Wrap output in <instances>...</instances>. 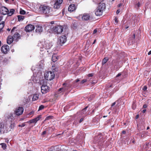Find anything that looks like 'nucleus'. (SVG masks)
<instances>
[{"mask_svg": "<svg viewBox=\"0 0 151 151\" xmlns=\"http://www.w3.org/2000/svg\"><path fill=\"white\" fill-rule=\"evenodd\" d=\"M39 9L40 12L47 16H50L52 14V9L48 6L45 5H41Z\"/></svg>", "mask_w": 151, "mask_h": 151, "instance_id": "1", "label": "nucleus"}, {"mask_svg": "<svg viewBox=\"0 0 151 151\" xmlns=\"http://www.w3.org/2000/svg\"><path fill=\"white\" fill-rule=\"evenodd\" d=\"M52 45L53 43L52 42L48 40L45 41L42 44L43 47H40V50L41 51H45V52L46 51L48 52V51L47 50L51 48Z\"/></svg>", "mask_w": 151, "mask_h": 151, "instance_id": "2", "label": "nucleus"}, {"mask_svg": "<svg viewBox=\"0 0 151 151\" xmlns=\"http://www.w3.org/2000/svg\"><path fill=\"white\" fill-rule=\"evenodd\" d=\"M52 30L56 33L58 34L62 33L63 31V28L62 26L59 25L52 26L51 27Z\"/></svg>", "mask_w": 151, "mask_h": 151, "instance_id": "3", "label": "nucleus"}, {"mask_svg": "<svg viewBox=\"0 0 151 151\" xmlns=\"http://www.w3.org/2000/svg\"><path fill=\"white\" fill-rule=\"evenodd\" d=\"M40 76L37 73V74H36V73H34L32 76L31 78V80L33 82L35 83H41L42 82L43 83V82H44L43 80H42V81H40Z\"/></svg>", "mask_w": 151, "mask_h": 151, "instance_id": "4", "label": "nucleus"}, {"mask_svg": "<svg viewBox=\"0 0 151 151\" xmlns=\"http://www.w3.org/2000/svg\"><path fill=\"white\" fill-rule=\"evenodd\" d=\"M45 78L47 80L51 81L55 77V74L54 72L51 71L46 72L44 74Z\"/></svg>", "mask_w": 151, "mask_h": 151, "instance_id": "5", "label": "nucleus"}, {"mask_svg": "<svg viewBox=\"0 0 151 151\" xmlns=\"http://www.w3.org/2000/svg\"><path fill=\"white\" fill-rule=\"evenodd\" d=\"M93 1L96 4H98V8L104 11L106 8V5L104 3H101L104 0H93Z\"/></svg>", "mask_w": 151, "mask_h": 151, "instance_id": "6", "label": "nucleus"}, {"mask_svg": "<svg viewBox=\"0 0 151 151\" xmlns=\"http://www.w3.org/2000/svg\"><path fill=\"white\" fill-rule=\"evenodd\" d=\"M42 68V66L40 65V64L36 66L33 65L31 68V70L33 72V74L37 73V71H39Z\"/></svg>", "mask_w": 151, "mask_h": 151, "instance_id": "7", "label": "nucleus"}, {"mask_svg": "<svg viewBox=\"0 0 151 151\" xmlns=\"http://www.w3.org/2000/svg\"><path fill=\"white\" fill-rule=\"evenodd\" d=\"M49 91V88L46 85L43 84L41 86V91L42 94H45Z\"/></svg>", "mask_w": 151, "mask_h": 151, "instance_id": "8", "label": "nucleus"}, {"mask_svg": "<svg viewBox=\"0 0 151 151\" xmlns=\"http://www.w3.org/2000/svg\"><path fill=\"white\" fill-rule=\"evenodd\" d=\"M9 47L7 45H4L1 48L2 52L4 54H6L9 51Z\"/></svg>", "mask_w": 151, "mask_h": 151, "instance_id": "9", "label": "nucleus"}, {"mask_svg": "<svg viewBox=\"0 0 151 151\" xmlns=\"http://www.w3.org/2000/svg\"><path fill=\"white\" fill-rule=\"evenodd\" d=\"M23 111L24 109L23 108L21 107H19L16 109L15 111V114L17 115H20L23 113Z\"/></svg>", "mask_w": 151, "mask_h": 151, "instance_id": "10", "label": "nucleus"}, {"mask_svg": "<svg viewBox=\"0 0 151 151\" xmlns=\"http://www.w3.org/2000/svg\"><path fill=\"white\" fill-rule=\"evenodd\" d=\"M9 10L5 6H2L0 8V13L2 14H7Z\"/></svg>", "mask_w": 151, "mask_h": 151, "instance_id": "11", "label": "nucleus"}, {"mask_svg": "<svg viewBox=\"0 0 151 151\" xmlns=\"http://www.w3.org/2000/svg\"><path fill=\"white\" fill-rule=\"evenodd\" d=\"M34 26L31 24L27 25L25 28V30L26 32H30L34 30Z\"/></svg>", "mask_w": 151, "mask_h": 151, "instance_id": "12", "label": "nucleus"}, {"mask_svg": "<svg viewBox=\"0 0 151 151\" xmlns=\"http://www.w3.org/2000/svg\"><path fill=\"white\" fill-rule=\"evenodd\" d=\"M63 85L65 86L62 88H60L58 90V93H60L61 92H64L68 89V85L64 83L63 84Z\"/></svg>", "mask_w": 151, "mask_h": 151, "instance_id": "13", "label": "nucleus"}, {"mask_svg": "<svg viewBox=\"0 0 151 151\" xmlns=\"http://www.w3.org/2000/svg\"><path fill=\"white\" fill-rule=\"evenodd\" d=\"M63 1V0H55V3L54 5V8L56 9L59 8L62 3Z\"/></svg>", "mask_w": 151, "mask_h": 151, "instance_id": "14", "label": "nucleus"}, {"mask_svg": "<svg viewBox=\"0 0 151 151\" xmlns=\"http://www.w3.org/2000/svg\"><path fill=\"white\" fill-rule=\"evenodd\" d=\"M66 39L67 38L65 36L63 35L60 37L58 41L61 43H64L66 42Z\"/></svg>", "mask_w": 151, "mask_h": 151, "instance_id": "15", "label": "nucleus"}, {"mask_svg": "<svg viewBox=\"0 0 151 151\" xmlns=\"http://www.w3.org/2000/svg\"><path fill=\"white\" fill-rule=\"evenodd\" d=\"M101 136L100 135H98L97 136L95 137L94 138V142L95 143H96L97 142L99 144L100 143H101V142H102V137L100 138Z\"/></svg>", "mask_w": 151, "mask_h": 151, "instance_id": "16", "label": "nucleus"}, {"mask_svg": "<svg viewBox=\"0 0 151 151\" xmlns=\"http://www.w3.org/2000/svg\"><path fill=\"white\" fill-rule=\"evenodd\" d=\"M12 37L14 41H17L19 39L20 36L18 32H16L14 33Z\"/></svg>", "mask_w": 151, "mask_h": 151, "instance_id": "17", "label": "nucleus"}, {"mask_svg": "<svg viewBox=\"0 0 151 151\" xmlns=\"http://www.w3.org/2000/svg\"><path fill=\"white\" fill-rule=\"evenodd\" d=\"M104 11L98 8H97L95 11V14L96 16H100L102 14L103 12Z\"/></svg>", "mask_w": 151, "mask_h": 151, "instance_id": "18", "label": "nucleus"}, {"mask_svg": "<svg viewBox=\"0 0 151 151\" xmlns=\"http://www.w3.org/2000/svg\"><path fill=\"white\" fill-rule=\"evenodd\" d=\"M90 18V15L88 14H84L82 17V20L84 21H87Z\"/></svg>", "mask_w": 151, "mask_h": 151, "instance_id": "19", "label": "nucleus"}, {"mask_svg": "<svg viewBox=\"0 0 151 151\" xmlns=\"http://www.w3.org/2000/svg\"><path fill=\"white\" fill-rule=\"evenodd\" d=\"M76 9V6L74 4H70L68 8V10L70 12H73Z\"/></svg>", "mask_w": 151, "mask_h": 151, "instance_id": "20", "label": "nucleus"}, {"mask_svg": "<svg viewBox=\"0 0 151 151\" xmlns=\"http://www.w3.org/2000/svg\"><path fill=\"white\" fill-rule=\"evenodd\" d=\"M13 40H14L12 37L11 36H9L7 39V43L8 44L10 45L12 42Z\"/></svg>", "mask_w": 151, "mask_h": 151, "instance_id": "21", "label": "nucleus"}, {"mask_svg": "<svg viewBox=\"0 0 151 151\" xmlns=\"http://www.w3.org/2000/svg\"><path fill=\"white\" fill-rule=\"evenodd\" d=\"M7 118L11 121H12L14 119V114L11 113L9 114L7 116Z\"/></svg>", "mask_w": 151, "mask_h": 151, "instance_id": "22", "label": "nucleus"}, {"mask_svg": "<svg viewBox=\"0 0 151 151\" xmlns=\"http://www.w3.org/2000/svg\"><path fill=\"white\" fill-rule=\"evenodd\" d=\"M37 28L36 29V32H40L42 31V27L40 26H36Z\"/></svg>", "mask_w": 151, "mask_h": 151, "instance_id": "23", "label": "nucleus"}, {"mask_svg": "<svg viewBox=\"0 0 151 151\" xmlns=\"http://www.w3.org/2000/svg\"><path fill=\"white\" fill-rule=\"evenodd\" d=\"M135 38V35L134 34L131 37H130L129 38V42L128 44H130V45L133 42V40H134Z\"/></svg>", "mask_w": 151, "mask_h": 151, "instance_id": "24", "label": "nucleus"}, {"mask_svg": "<svg viewBox=\"0 0 151 151\" xmlns=\"http://www.w3.org/2000/svg\"><path fill=\"white\" fill-rule=\"evenodd\" d=\"M0 59L3 60V64L6 65L7 63L8 60L6 58H3V57H0Z\"/></svg>", "mask_w": 151, "mask_h": 151, "instance_id": "25", "label": "nucleus"}, {"mask_svg": "<svg viewBox=\"0 0 151 151\" xmlns=\"http://www.w3.org/2000/svg\"><path fill=\"white\" fill-rule=\"evenodd\" d=\"M39 98V95L38 94H34L32 97V100L33 101H35L37 100Z\"/></svg>", "mask_w": 151, "mask_h": 151, "instance_id": "26", "label": "nucleus"}, {"mask_svg": "<svg viewBox=\"0 0 151 151\" xmlns=\"http://www.w3.org/2000/svg\"><path fill=\"white\" fill-rule=\"evenodd\" d=\"M14 11L15 10L14 9H11L10 10L9 12H8V13H7V14H8L9 16H11L14 13Z\"/></svg>", "mask_w": 151, "mask_h": 151, "instance_id": "27", "label": "nucleus"}, {"mask_svg": "<svg viewBox=\"0 0 151 151\" xmlns=\"http://www.w3.org/2000/svg\"><path fill=\"white\" fill-rule=\"evenodd\" d=\"M18 21L19 22L23 21L24 18V16L22 15H18Z\"/></svg>", "mask_w": 151, "mask_h": 151, "instance_id": "28", "label": "nucleus"}, {"mask_svg": "<svg viewBox=\"0 0 151 151\" xmlns=\"http://www.w3.org/2000/svg\"><path fill=\"white\" fill-rule=\"evenodd\" d=\"M88 108V106H86L84 109H82L81 111L82 114H85L86 113V109Z\"/></svg>", "mask_w": 151, "mask_h": 151, "instance_id": "29", "label": "nucleus"}, {"mask_svg": "<svg viewBox=\"0 0 151 151\" xmlns=\"http://www.w3.org/2000/svg\"><path fill=\"white\" fill-rule=\"evenodd\" d=\"M42 118L41 116V115H39L38 116L36 117L35 118H34L35 122L36 123L39 121L40 119H41Z\"/></svg>", "mask_w": 151, "mask_h": 151, "instance_id": "30", "label": "nucleus"}, {"mask_svg": "<svg viewBox=\"0 0 151 151\" xmlns=\"http://www.w3.org/2000/svg\"><path fill=\"white\" fill-rule=\"evenodd\" d=\"M118 56L120 57H126V56L125 53L124 52H119V53Z\"/></svg>", "mask_w": 151, "mask_h": 151, "instance_id": "31", "label": "nucleus"}, {"mask_svg": "<svg viewBox=\"0 0 151 151\" xmlns=\"http://www.w3.org/2000/svg\"><path fill=\"white\" fill-rule=\"evenodd\" d=\"M4 26V22L3 21L0 24V30H1L3 28Z\"/></svg>", "mask_w": 151, "mask_h": 151, "instance_id": "32", "label": "nucleus"}, {"mask_svg": "<svg viewBox=\"0 0 151 151\" xmlns=\"http://www.w3.org/2000/svg\"><path fill=\"white\" fill-rule=\"evenodd\" d=\"M108 57H105L104 59L102 60V64L104 65L108 61Z\"/></svg>", "mask_w": 151, "mask_h": 151, "instance_id": "33", "label": "nucleus"}, {"mask_svg": "<svg viewBox=\"0 0 151 151\" xmlns=\"http://www.w3.org/2000/svg\"><path fill=\"white\" fill-rule=\"evenodd\" d=\"M52 70H53V72H54V71H57L58 70V68L55 67V65H53L52 67Z\"/></svg>", "mask_w": 151, "mask_h": 151, "instance_id": "34", "label": "nucleus"}, {"mask_svg": "<svg viewBox=\"0 0 151 151\" xmlns=\"http://www.w3.org/2000/svg\"><path fill=\"white\" fill-rule=\"evenodd\" d=\"M59 57H52V60L53 62L57 61Z\"/></svg>", "mask_w": 151, "mask_h": 151, "instance_id": "35", "label": "nucleus"}, {"mask_svg": "<svg viewBox=\"0 0 151 151\" xmlns=\"http://www.w3.org/2000/svg\"><path fill=\"white\" fill-rule=\"evenodd\" d=\"M27 122L30 124L32 123H36L34 119L29 121Z\"/></svg>", "mask_w": 151, "mask_h": 151, "instance_id": "36", "label": "nucleus"}, {"mask_svg": "<svg viewBox=\"0 0 151 151\" xmlns=\"http://www.w3.org/2000/svg\"><path fill=\"white\" fill-rule=\"evenodd\" d=\"M25 11L22 9H21L20 11V14H25Z\"/></svg>", "mask_w": 151, "mask_h": 151, "instance_id": "37", "label": "nucleus"}, {"mask_svg": "<svg viewBox=\"0 0 151 151\" xmlns=\"http://www.w3.org/2000/svg\"><path fill=\"white\" fill-rule=\"evenodd\" d=\"M44 108V105H40L39 107V109H38V111H40V110H41L42 109H43Z\"/></svg>", "mask_w": 151, "mask_h": 151, "instance_id": "38", "label": "nucleus"}, {"mask_svg": "<svg viewBox=\"0 0 151 151\" xmlns=\"http://www.w3.org/2000/svg\"><path fill=\"white\" fill-rule=\"evenodd\" d=\"M114 23L115 24H116L118 22V19L117 17H115L114 19Z\"/></svg>", "mask_w": 151, "mask_h": 151, "instance_id": "39", "label": "nucleus"}, {"mask_svg": "<svg viewBox=\"0 0 151 151\" xmlns=\"http://www.w3.org/2000/svg\"><path fill=\"white\" fill-rule=\"evenodd\" d=\"M1 145L3 149H5L6 147V145L5 143H2Z\"/></svg>", "mask_w": 151, "mask_h": 151, "instance_id": "40", "label": "nucleus"}, {"mask_svg": "<svg viewBox=\"0 0 151 151\" xmlns=\"http://www.w3.org/2000/svg\"><path fill=\"white\" fill-rule=\"evenodd\" d=\"M25 126V124L24 123L22 124H19L18 126L21 127H23Z\"/></svg>", "mask_w": 151, "mask_h": 151, "instance_id": "41", "label": "nucleus"}, {"mask_svg": "<svg viewBox=\"0 0 151 151\" xmlns=\"http://www.w3.org/2000/svg\"><path fill=\"white\" fill-rule=\"evenodd\" d=\"M87 80H86V79H84V80H83L81 82V83H82V84H83L84 83L86 82Z\"/></svg>", "mask_w": 151, "mask_h": 151, "instance_id": "42", "label": "nucleus"}, {"mask_svg": "<svg viewBox=\"0 0 151 151\" xmlns=\"http://www.w3.org/2000/svg\"><path fill=\"white\" fill-rule=\"evenodd\" d=\"M16 29V27H14L11 30V32L13 33L14 32V30Z\"/></svg>", "mask_w": 151, "mask_h": 151, "instance_id": "43", "label": "nucleus"}, {"mask_svg": "<svg viewBox=\"0 0 151 151\" xmlns=\"http://www.w3.org/2000/svg\"><path fill=\"white\" fill-rule=\"evenodd\" d=\"M148 84L151 86V78L150 79L148 82Z\"/></svg>", "mask_w": 151, "mask_h": 151, "instance_id": "44", "label": "nucleus"}, {"mask_svg": "<svg viewBox=\"0 0 151 151\" xmlns=\"http://www.w3.org/2000/svg\"><path fill=\"white\" fill-rule=\"evenodd\" d=\"M147 87L146 86H144L143 88V89L144 91H145L147 89Z\"/></svg>", "mask_w": 151, "mask_h": 151, "instance_id": "45", "label": "nucleus"}, {"mask_svg": "<svg viewBox=\"0 0 151 151\" xmlns=\"http://www.w3.org/2000/svg\"><path fill=\"white\" fill-rule=\"evenodd\" d=\"M93 76V73H90L88 74V77H92Z\"/></svg>", "mask_w": 151, "mask_h": 151, "instance_id": "46", "label": "nucleus"}, {"mask_svg": "<svg viewBox=\"0 0 151 151\" xmlns=\"http://www.w3.org/2000/svg\"><path fill=\"white\" fill-rule=\"evenodd\" d=\"M147 105L146 104H145L143 105V107L144 108H146L147 107Z\"/></svg>", "mask_w": 151, "mask_h": 151, "instance_id": "47", "label": "nucleus"}, {"mask_svg": "<svg viewBox=\"0 0 151 151\" xmlns=\"http://www.w3.org/2000/svg\"><path fill=\"white\" fill-rule=\"evenodd\" d=\"M46 133V131H43L42 133V135H44Z\"/></svg>", "mask_w": 151, "mask_h": 151, "instance_id": "48", "label": "nucleus"}, {"mask_svg": "<svg viewBox=\"0 0 151 151\" xmlns=\"http://www.w3.org/2000/svg\"><path fill=\"white\" fill-rule=\"evenodd\" d=\"M121 75V73H119L116 76V77H118L119 76H120Z\"/></svg>", "mask_w": 151, "mask_h": 151, "instance_id": "49", "label": "nucleus"}, {"mask_svg": "<svg viewBox=\"0 0 151 151\" xmlns=\"http://www.w3.org/2000/svg\"><path fill=\"white\" fill-rule=\"evenodd\" d=\"M140 5V4L139 2H138L137 4V6L138 7H139Z\"/></svg>", "mask_w": 151, "mask_h": 151, "instance_id": "50", "label": "nucleus"}, {"mask_svg": "<svg viewBox=\"0 0 151 151\" xmlns=\"http://www.w3.org/2000/svg\"><path fill=\"white\" fill-rule=\"evenodd\" d=\"M97 32V30L96 29H95L94 30L93 32V34H94L96 33Z\"/></svg>", "mask_w": 151, "mask_h": 151, "instance_id": "51", "label": "nucleus"}, {"mask_svg": "<svg viewBox=\"0 0 151 151\" xmlns=\"http://www.w3.org/2000/svg\"><path fill=\"white\" fill-rule=\"evenodd\" d=\"M83 120V118H81L80 119V121H79V123H81Z\"/></svg>", "mask_w": 151, "mask_h": 151, "instance_id": "52", "label": "nucleus"}, {"mask_svg": "<svg viewBox=\"0 0 151 151\" xmlns=\"http://www.w3.org/2000/svg\"><path fill=\"white\" fill-rule=\"evenodd\" d=\"M34 113V112L33 111H31L28 114V115H30L32 114H33Z\"/></svg>", "mask_w": 151, "mask_h": 151, "instance_id": "53", "label": "nucleus"}, {"mask_svg": "<svg viewBox=\"0 0 151 151\" xmlns=\"http://www.w3.org/2000/svg\"><path fill=\"white\" fill-rule=\"evenodd\" d=\"M3 18V16H0V22H1Z\"/></svg>", "mask_w": 151, "mask_h": 151, "instance_id": "54", "label": "nucleus"}, {"mask_svg": "<svg viewBox=\"0 0 151 151\" xmlns=\"http://www.w3.org/2000/svg\"><path fill=\"white\" fill-rule=\"evenodd\" d=\"M120 12L119 10H117L116 12V13L117 14H118Z\"/></svg>", "mask_w": 151, "mask_h": 151, "instance_id": "55", "label": "nucleus"}, {"mask_svg": "<svg viewBox=\"0 0 151 151\" xmlns=\"http://www.w3.org/2000/svg\"><path fill=\"white\" fill-rule=\"evenodd\" d=\"M146 109H145L142 111V112L143 113H145L146 112Z\"/></svg>", "mask_w": 151, "mask_h": 151, "instance_id": "56", "label": "nucleus"}, {"mask_svg": "<svg viewBox=\"0 0 151 151\" xmlns=\"http://www.w3.org/2000/svg\"><path fill=\"white\" fill-rule=\"evenodd\" d=\"M80 81V80L79 79H77L75 81L76 82H78Z\"/></svg>", "mask_w": 151, "mask_h": 151, "instance_id": "57", "label": "nucleus"}, {"mask_svg": "<svg viewBox=\"0 0 151 151\" xmlns=\"http://www.w3.org/2000/svg\"><path fill=\"white\" fill-rule=\"evenodd\" d=\"M115 104H116V103L115 102L113 103L111 105V106H113Z\"/></svg>", "mask_w": 151, "mask_h": 151, "instance_id": "58", "label": "nucleus"}, {"mask_svg": "<svg viewBox=\"0 0 151 151\" xmlns=\"http://www.w3.org/2000/svg\"><path fill=\"white\" fill-rule=\"evenodd\" d=\"M126 133L125 131H124V130H123L122 131V133L123 134H125Z\"/></svg>", "mask_w": 151, "mask_h": 151, "instance_id": "59", "label": "nucleus"}, {"mask_svg": "<svg viewBox=\"0 0 151 151\" xmlns=\"http://www.w3.org/2000/svg\"><path fill=\"white\" fill-rule=\"evenodd\" d=\"M148 54L149 55L151 54V50L148 52Z\"/></svg>", "mask_w": 151, "mask_h": 151, "instance_id": "60", "label": "nucleus"}, {"mask_svg": "<svg viewBox=\"0 0 151 151\" xmlns=\"http://www.w3.org/2000/svg\"><path fill=\"white\" fill-rule=\"evenodd\" d=\"M29 84L30 85H31V84L32 85V83L31 82H29Z\"/></svg>", "mask_w": 151, "mask_h": 151, "instance_id": "61", "label": "nucleus"}, {"mask_svg": "<svg viewBox=\"0 0 151 151\" xmlns=\"http://www.w3.org/2000/svg\"><path fill=\"white\" fill-rule=\"evenodd\" d=\"M139 117V115H137L136 116V119H138Z\"/></svg>", "mask_w": 151, "mask_h": 151, "instance_id": "62", "label": "nucleus"}, {"mask_svg": "<svg viewBox=\"0 0 151 151\" xmlns=\"http://www.w3.org/2000/svg\"><path fill=\"white\" fill-rule=\"evenodd\" d=\"M96 40H95L94 41H93V44H94L96 42Z\"/></svg>", "mask_w": 151, "mask_h": 151, "instance_id": "63", "label": "nucleus"}, {"mask_svg": "<svg viewBox=\"0 0 151 151\" xmlns=\"http://www.w3.org/2000/svg\"><path fill=\"white\" fill-rule=\"evenodd\" d=\"M10 127H11V128L12 129V128L13 127H14V125H12V124H11V126H10Z\"/></svg>", "mask_w": 151, "mask_h": 151, "instance_id": "64", "label": "nucleus"}]
</instances>
